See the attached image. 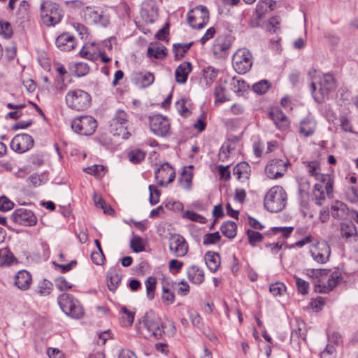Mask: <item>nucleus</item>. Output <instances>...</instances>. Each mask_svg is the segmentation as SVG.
I'll return each mask as SVG.
<instances>
[{
	"mask_svg": "<svg viewBox=\"0 0 358 358\" xmlns=\"http://www.w3.org/2000/svg\"><path fill=\"white\" fill-rule=\"evenodd\" d=\"M305 164L309 174L317 180L313 191V199L317 205L322 206L324 203L327 196L332 197L333 178L329 174L320 173V166L318 162H307Z\"/></svg>",
	"mask_w": 358,
	"mask_h": 358,
	"instance_id": "obj_1",
	"label": "nucleus"
},
{
	"mask_svg": "<svg viewBox=\"0 0 358 358\" xmlns=\"http://www.w3.org/2000/svg\"><path fill=\"white\" fill-rule=\"evenodd\" d=\"M306 274L315 280L314 284L317 292L327 293L336 287L342 279L339 271H331L327 269L307 268Z\"/></svg>",
	"mask_w": 358,
	"mask_h": 358,
	"instance_id": "obj_2",
	"label": "nucleus"
},
{
	"mask_svg": "<svg viewBox=\"0 0 358 358\" xmlns=\"http://www.w3.org/2000/svg\"><path fill=\"white\" fill-rule=\"evenodd\" d=\"M336 87V80L331 73H324L319 76L316 82H311L310 87L313 99L317 103L323 102Z\"/></svg>",
	"mask_w": 358,
	"mask_h": 358,
	"instance_id": "obj_3",
	"label": "nucleus"
},
{
	"mask_svg": "<svg viewBox=\"0 0 358 358\" xmlns=\"http://www.w3.org/2000/svg\"><path fill=\"white\" fill-rule=\"evenodd\" d=\"M287 194L280 186L271 187L264 197V207L271 212H279L286 205Z\"/></svg>",
	"mask_w": 358,
	"mask_h": 358,
	"instance_id": "obj_4",
	"label": "nucleus"
},
{
	"mask_svg": "<svg viewBox=\"0 0 358 358\" xmlns=\"http://www.w3.org/2000/svg\"><path fill=\"white\" fill-rule=\"evenodd\" d=\"M63 17V12L58 4L45 1L41 4V17L43 24L48 27L58 24Z\"/></svg>",
	"mask_w": 358,
	"mask_h": 358,
	"instance_id": "obj_5",
	"label": "nucleus"
},
{
	"mask_svg": "<svg viewBox=\"0 0 358 358\" xmlns=\"http://www.w3.org/2000/svg\"><path fill=\"white\" fill-rule=\"evenodd\" d=\"M65 101L70 108L79 111L85 110L90 106L91 96L83 90L75 89L67 92Z\"/></svg>",
	"mask_w": 358,
	"mask_h": 358,
	"instance_id": "obj_6",
	"label": "nucleus"
},
{
	"mask_svg": "<svg viewBox=\"0 0 358 358\" xmlns=\"http://www.w3.org/2000/svg\"><path fill=\"white\" fill-rule=\"evenodd\" d=\"M129 123L128 114L123 110H118L110 122V131L114 136L127 139L131 136L128 131Z\"/></svg>",
	"mask_w": 358,
	"mask_h": 358,
	"instance_id": "obj_7",
	"label": "nucleus"
},
{
	"mask_svg": "<svg viewBox=\"0 0 358 358\" xmlns=\"http://www.w3.org/2000/svg\"><path fill=\"white\" fill-rule=\"evenodd\" d=\"M58 303L63 312L72 318L78 319L83 315V308L79 301L69 294L59 295Z\"/></svg>",
	"mask_w": 358,
	"mask_h": 358,
	"instance_id": "obj_8",
	"label": "nucleus"
},
{
	"mask_svg": "<svg viewBox=\"0 0 358 358\" xmlns=\"http://www.w3.org/2000/svg\"><path fill=\"white\" fill-rule=\"evenodd\" d=\"M143 324L145 331L143 333L148 339H160L164 333V325L157 317L145 315Z\"/></svg>",
	"mask_w": 358,
	"mask_h": 358,
	"instance_id": "obj_9",
	"label": "nucleus"
},
{
	"mask_svg": "<svg viewBox=\"0 0 358 358\" xmlns=\"http://www.w3.org/2000/svg\"><path fill=\"white\" fill-rule=\"evenodd\" d=\"M96 127V120L90 115H83L76 117L71 122L72 129L76 133L84 136L93 134Z\"/></svg>",
	"mask_w": 358,
	"mask_h": 358,
	"instance_id": "obj_10",
	"label": "nucleus"
},
{
	"mask_svg": "<svg viewBox=\"0 0 358 358\" xmlns=\"http://www.w3.org/2000/svg\"><path fill=\"white\" fill-rule=\"evenodd\" d=\"M232 64L234 70L239 74L247 73L252 67V57L246 48L238 50L233 55Z\"/></svg>",
	"mask_w": 358,
	"mask_h": 358,
	"instance_id": "obj_11",
	"label": "nucleus"
},
{
	"mask_svg": "<svg viewBox=\"0 0 358 358\" xmlns=\"http://www.w3.org/2000/svg\"><path fill=\"white\" fill-rule=\"evenodd\" d=\"M83 16L86 22L106 27L109 24V17L101 8L96 6H87L83 10Z\"/></svg>",
	"mask_w": 358,
	"mask_h": 358,
	"instance_id": "obj_12",
	"label": "nucleus"
},
{
	"mask_svg": "<svg viewBox=\"0 0 358 358\" xmlns=\"http://www.w3.org/2000/svg\"><path fill=\"white\" fill-rule=\"evenodd\" d=\"M209 13L204 6H197L187 14V21L194 29H202L208 22Z\"/></svg>",
	"mask_w": 358,
	"mask_h": 358,
	"instance_id": "obj_13",
	"label": "nucleus"
},
{
	"mask_svg": "<svg viewBox=\"0 0 358 358\" xmlns=\"http://www.w3.org/2000/svg\"><path fill=\"white\" fill-rule=\"evenodd\" d=\"M150 127L155 135L164 137L169 134L171 124L166 117L162 115H154L150 117Z\"/></svg>",
	"mask_w": 358,
	"mask_h": 358,
	"instance_id": "obj_14",
	"label": "nucleus"
},
{
	"mask_svg": "<svg viewBox=\"0 0 358 358\" xmlns=\"http://www.w3.org/2000/svg\"><path fill=\"white\" fill-rule=\"evenodd\" d=\"M11 220L20 225L31 227L37 223V218L34 213L26 208L16 209L10 217Z\"/></svg>",
	"mask_w": 358,
	"mask_h": 358,
	"instance_id": "obj_15",
	"label": "nucleus"
},
{
	"mask_svg": "<svg viewBox=\"0 0 358 358\" xmlns=\"http://www.w3.org/2000/svg\"><path fill=\"white\" fill-rule=\"evenodd\" d=\"M310 253L317 263L325 264L329 260L331 248L327 242H319L310 249Z\"/></svg>",
	"mask_w": 358,
	"mask_h": 358,
	"instance_id": "obj_16",
	"label": "nucleus"
},
{
	"mask_svg": "<svg viewBox=\"0 0 358 358\" xmlns=\"http://www.w3.org/2000/svg\"><path fill=\"white\" fill-rule=\"evenodd\" d=\"M34 145L32 137L27 134L16 135L10 142L11 149L18 153H23L31 149Z\"/></svg>",
	"mask_w": 358,
	"mask_h": 358,
	"instance_id": "obj_17",
	"label": "nucleus"
},
{
	"mask_svg": "<svg viewBox=\"0 0 358 358\" xmlns=\"http://www.w3.org/2000/svg\"><path fill=\"white\" fill-rule=\"evenodd\" d=\"M169 246L171 252L178 257H184L188 251V245L185 238L179 235H172L169 240Z\"/></svg>",
	"mask_w": 358,
	"mask_h": 358,
	"instance_id": "obj_18",
	"label": "nucleus"
},
{
	"mask_svg": "<svg viewBox=\"0 0 358 358\" xmlns=\"http://www.w3.org/2000/svg\"><path fill=\"white\" fill-rule=\"evenodd\" d=\"M289 162L282 159H272L265 167V173L268 178L276 179L284 175Z\"/></svg>",
	"mask_w": 358,
	"mask_h": 358,
	"instance_id": "obj_19",
	"label": "nucleus"
},
{
	"mask_svg": "<svg viewBox=\"0 0 358 358\" xmlns=\"http://www.w3.org/2000/svg\"><path fill=\"white\" fill-rule=\"evenodd\" d=\"M175 176L174 169L168 163L161 165L155 173L157 182L160 186H164L173 182Z\"/></svg>",
	"mask_w": 358,
	"mask_h": 358,
	"instance_id": "obj_20",
	"label": "nucleus"
},
{
	"mask_svg": "<svg viewBox=\"0 0 358 358\" xmlns=\"http://www.w3.org/2000/svg\"><path fill=\"white\" fill-rule=\"evenodd\" d=\"M268 115L279 129L285 130L289 127L288 118L280 110L273 108L269 112Z\"/></svg>",
	"mask_w": 358,
	"mask_h": 358,
	"instance_id": "obj_21",
	"label": "nucleus"
},
{
	"mask_svg": "<svg viewBox=\"0 0 358 358\" xmlns=\"http://www.w3.org/2000/svg\"><path fill=\"white\" fill-rule=\"evenodd\" d=\"M351 214L347 205L341 201H335L332 203L331 206V216L338 220H344L348 217L349 214Z\"/></svg>",
	"mask_w": 358,
	"mask_h": 358,
	"instance_id": "obj_22",
	"label": "nucleus"
},
{
	"mask_svg": "<svg viewBox=\"0 0 358 358\" xmlns=\"http://www.w3.org/2000/svg\"><path fill=\"white\" fill-rule=\"evenodd\" d=\"M174 285L175 282L171 280H164L162 282V299L166 306L171 305L175 301Z\"/></svg>",
	"mask_w": 358,
	"mask_h": 358,
	"instance_id": "obj_23",
	"label": "nucleus"
},
{
	"mask_svg": "<svg viewBox=\"0 0 358 358\" xmlns=\"http://www.w3.org/2000/svg\"><path fill=\"white\" fill-rule=\"evenodd\" d=\"M99 48L97 44L94 42L85 43L80 50L79 54L83 58L94 61L99 57Z\"/></svg>",
	"mask_w": 358,
	"mask_h": 358,
	"instance_id": "obj_24",
	"label": "nucleus"
},
{
	"mask_svg": "<svg viewBox=\"0 0 358 358\" xmlns=\"http://www.w3.org/2000/svg\"><path fill=\"white\" fill-rule=\"evenodd\" d=\"M56 45L62 51H70L76 46L75 38L68 33L60 34L56 39Z\"/></svg>",
	"mask_w": 358,
	"mask_h": 358,
	"instance_id": "obj_25",
	"label": "nucleus"
},
{
	"mask_svg": "<svg viewBox=\"0 0 358 358\" xmlns=\"http://www.w3.org/2000/svg\"><path fill=\"white\" fill-rule=\"evenodd\" d=\"M32 278L31 274L25 271H18L15 277V285L21 290H27L31 284Z\"/></svg>",
	"mask_w": 358,
	"mask_h": 358,
	"instance_id": "obj_26",
	"label": "nucleus"
},
{
	"mask_svg": "<svg viewBox=\"0 0 358 358\" xmlns=\"http://www.w3.org/2000/svg\"><path fill=\"white\" fill-rule=\"evenodd\" d=\"M231 45V36L227 35H220L215 40L213 51L215 55H220L227 50Z\"/></svg>",
	"mask_w": 358,
	"mask_h": 358,
	"instance_id": "obj_27",
	"label": "nucleus"
},
{
	"mask_svg": "<svg viewBox=\"0 0 358 358\" xmlns=\"http://www.w3.org/2000/svg\"><path fill=\"white\" fill-rule=\"evenodd\" d=\"M357 231L355 225L350 222L341 223V236L346 241H356L357 238Z\"/></svg>",
	"mask_w": 358,
	"mask_h": 358,
	"instance_id": "obj_28",
	"label": "nucleus"
},
{
	"mask_svg": "<svg viewBox=\"0 0 358 358\" xmlns=\"http://www.w3.org/2000/svg\"><path fill=\"white\" fill-rule=\"evenodd\" d=\"M251 172L250 166L245 162H242L236 164L233 169V174L240 182H245L250 178Z\"/></svg>",
	"mask_w": 358,
	"mask_h": 358,
	"instance_id": "obj_29",
	"label": "nucleus"
},
{
	"mask_svg": "<svg viewBox=\"0 0 358 358\" xmlns=\"http://www.w3.org/2000/svg\"><path fill=\"white\" fill-rule=\"evenodd\" d=\"M192 66L190 62H184L180 64L175 71L176 80L178 83H186L189 73L192 71Z\"/></svg>",
	"mask_w": 358,
	"mask_h": 358,
	"instance_id": "obj_30",
	"label": "nucleus"
},
{
	"mask_svg": "<svg viewBox=\"0 0 358 358\" xmlns=\"http://www.w3.org/2000/svg\"><path fill=\"white\" fill-rule=\"evenodd\" d=\"M187 275L189 280L194 284H201L204 280V273L202 269L195 265L187 268Z\"/></svg>",
	"mask_w": 358,
	"mask_h": 358,
	"instance_id": "obj_31",
	"label": "nucleus"
},
{
	"mask_svg": "<svg viewBox=\"0 0 358 358\" xmlns=\"http://www.w3.org/2000/svg\"><path fill=\"white\" fill-rule=\"evenodd\" d=\"M316 123L312 117H305L300 122L299 131L304 136H311L315 130Z\"/></svg>",
	"mask_w": 358,
	"mask_h": 358,
	"instance_id": "obj_32",
	"label": "nucleus"
},
{
	"mask_svg": "<svg viewBox=\"0 0 358 358\" xmlns=\"http://www.w3.org/2000/svg\"><path fill=\"white\" fill-rule=\"evenodd\" d=\"M205 262L212 272H215L220 266V257L216 252H208L205 255Z\"/></svg>",
	"mask_w": 358,
	"mask_h": 358,
	"instance_id": "obj_33",
	"label": "nucleus"
},
{
	"mask_svg": "<svg viewBox=\"0 0 358 358\" xmlns=\"http://www.w3.org/2000/svg\"><path fill=\"white\" fill-rule=\"evenodd\" d=\"M134 79L141 87H147L154 82V76L150 72H138L135 73Z\"/></svg>",
	"mask_w": 358,
	"mask_h": 358,
	"instance_id": "obj_34",
	"label": "nucleus"
},
{
	"mask_svg": "<svg viewBox=\"0 0 358 358\" xmlns=\"http://www.w3.org/2000/svg\"><path fill=\"white\" fill-rule=\"evenodd\" d=\"M122 276L115 271H110L106 277L107 286L109 290L114 292L116 290L121 282Z\"/></svg>",
	"mask_w": 358,
	"mask_h": 358,
	"instance_id": "obj_35",
	"label": "nucleus"
},
{
	"mask_svg": "<svg viewBox=\"0 0 358 358\" xmlns=\"http://www.w3.org/2000/svg\"><path fill=\"white\" fill-rule=\"evenodd\" d=\"M192 166H186L183 169L180 182L183 188L189 189L192 186L193 173L192 171Z\"/></svg>",
	"mask_w": 358,
	"mask_h": 358,
	"instance_id": "obj_36",
	"label": "nucleus"
},
{
	"mask_svg": "<svg viewBox=\"0 0 358 358\" xmlns=\"http://www.w3.org/2000/svg\"><path fill=\"white\" fill-rule=\"evenodd\" d=\"M226 87L224 84L219 83H217L214 90L215 102V103H224L229 101V98L226 95Z\"/></svg>",
	"mask_w": 358,
	"mask_h": 358,
	"instance_id": "obj_37",
	"label": "nucleus"
},
{
	"mask_svg": "<svg viewBox=\"0 0 358 358\" xmlns=\"http://www.w3.org/2000/svg\"><path fill=\"white\" fill-rule=\"evenodd\" d=\"M237 226L233 221H227L221 226V231L224 236L229 238H234L236 235Z\"/></svg>",
	"mask_w": 358,
	"mask_h": 358,
	"instance_id": "obj_38",
	"label": "nucleus"
},
{
	"mask_svg": "<svg viewBox=\"0 0 358 358\" xmlns=\"http://www.w3.org/2000/svg\"><path fill=\"white\" fill-rule=\"evenodd\" d=\"M193 42L187 43H176L173 44V50L174 52L176 59H180L182 58L187 52L193 45Z\"/></svg>",
	"mask_w": 358,
	"mask_h": 358,
	"instance_id": "obj_39",
	"label": "nucleus"
},
{
	"mask_svg": "<svg viewBox=\"0 0 358 358\" xmlns=\"http://www.w3.org/2000/svg\"><path fill=\"white\" fill-rule=\"evenodd\" d=\"M148 55L156 59H162L166 55V48L162 45L150 46L148 48Z\"/></svg>",
	"mask_w": 358,
	"mask_h": 358,
	"instance_id": "obj_40",
	"label": "nucleus"
},
{
	"mask_svg": "<svg viewBox=\"0 0 358 358\" xmlns=\"http://www.w3.org/2000/svg\"><path fill=\"white\" fill-rule=\"evenodd\" d=\"M52 287L53 285L51 282L43 280L38 283L36 292L41 296H45L51 293Z\"/></svg>",
	"mask_w": 358,
	"mask_h": 358,
	"instance_id": "obj_41",
	"label": "nucleus"
},
{
	"mask_svg": "<svg viewBox=\"0 0 358 358\" xmlns=\"http://www.w3.org/2000/svg\"><path fill=\"white\" fill-rule=\"evenodd\" d=\"M120 314L122 324L124 326H131L134 322V313L127 310L126 307H122Z\"/></svg>",
	"mask_w": 358,
	"mask_h": 358,
	"instance_id": "obj_42",
	"label": "nucleus"
},
{
	"mask_svg": "<svg viewBox=\"0 0 358 358\" xmlns=\"http://www.w3.org/2000/svg\"><path fill=\"white\" fill-rule=\"evenodd\" d=\"M157 280L154 277H148L145 282L146 287L147 296L150 300H152L155 297V291L156 289Z\"/></svg>",
	"mask_w": 358,
	"mask_h": 358,
	"instance_id": "obj_43",
	"label": "nucleus"
},
{
	"mask_svg": "<svg viewBox=\"0 0 358 358\" xmlns=\"http://www.w3.org/2000/svg\"><path fill=\"white\" fill-rule=\"evenodd\" d=\"M246 234L249 243L252 246H255L257 243H260L263 240V235L255 230L248 229L246 230Z\"/></svg>",
	"mask_w": 358,
	"mask_h": 358,
	"instance_id": "obj_44",
	"label": "nucleus"
},
{
	"mask_svg": "<svg viewBox=\"0 0 358 358\" xmlns=\"http://www.w3.org/2000/svg\"><path fill=\"white\" fill-rule=\"evenodd\" d=\"M271 87V83L266 80H262L252 85V90L258 94H265Z\"/></svg>",
	"mask_w": 358,
	"mask_h": 358,
	"instance_id": "obj_45",
	"label": "nucleus"
},
{
	"mask_svg": "<svg viewBox=\"0 0 358 358\" xmlns=\"http://www.w3.org/2000/svg\"><path fill=\"white\" fill-rule=\"evenodd\" d=\"M130 247L135 252L145 250V245L143 239L138 236H134L130 241Z\"/></svg>",
	"mask_w": 358,
	"mask_h": 358,
	"instance_id": "obj_46",
	"label": "nucleus"
},
{
	"mask_svg": "<svg viewBox=\"0 0 358 358\" xmlns=\"http://www.w3.org/2000/svg\"><path fill=\"white\" fill-rule=\"evenodd\" d=\"M294 278L298 292L303 295L307 294L309 290V283L296 275L294 276Z\"/></svg>",
	"mask_w": 358,
	"mask_h": 358,
	"instance_id": "obj_47",
	"label": "nucleus"
},
{
	"mask_svg": "<svg viewBox=\"0 0 358 358\" xmlns=\"http://www.w3.org/2000/svg\"><path fill=\"white\" fill-rule=\"evenodd\" d=\"M145 152L141 150H134L129 152V161L134 164H138L144 159Z\"/></svg>",
	"mask_w": 358,
	"mask_h": 358,
	"instance_id": "obj_48",
	"label": "nucleus"
},
{
	"mask_svg": "<svg viewBox=\"0 0 358 358\" xmlns=\"http://www.w3.org/2000/svg\"><path fill=\"white\" fill-rule=\"evenodd\" d=\"M90 71L89 66L84 62L75 64L73 71L76 76L81 77L87 75Z\"/></svg>",
	"mask_w": 358,
	"mask_h": 358,
	"instance_id": "obj_49",
	"label": "nucleus"
},
{
	"mask_svg": "<svg viewBox=\"0 0 358 358\" xmlns=\"http://www.w3.org/2000/svg\"><path fill=\"white\" fill-rule=\"evenodd\" d=\"M150 198L149 201L151 205H155L159 201L160 191L154 185L149 186Z\"/></svg>",
	"mask_w": 358,
	"mask_h": 358,
	"instance_id": "obj_50",
	"label": "nucleus"
},
{
	"mask_svg": "<svg viewBox=\"0 0 358 358\" xmlns=\"http://www.w3.org/2000/svg\"><path fill=\"white\" fill-rule=\"evenodd\" d=\"M269 290L273 296H281L285 292L286 287L283 283L277 282L270 285Z\"/></svg>",
	"mask_w": 358,
	"mask_h": 358,
	"instance_id": "obj_51",
	"label": "nucleus"
},
{
	"mask_svg": "<svg viewBox=\"0 0 358 358\" xmlns=\"http://www.w3.org/2000/svg\"><path fill=\"white\" fill-rule=\"evenodd\" d=\"M15 259L11 252L6 249L1 250V264L2 265L10 266Z\"/></svg>",
	"mask_w": 358,
	"mask_h": 358,
	"instance_id": "obj_52",
	"label": "nucleus"
},
{
	"mask_svg": "<svg viewBox=\"0 0 358 358\" xmlns=\"http://www.w3.org/2000/svg\"><path fill=\"white\" fill-rule=\"evenodd\" d=\"M221 238L218 231L204 235L203 239V245H211L217 243Z\"/></svg>",
	"mask_w": 358,
	"mask_h": 358,
	"instance_id": "obj_53",
	"label": "nucleus"
},
{
	"mask_svg": "<svg viewBox=\"0 0 358 358\" xmlns=\"http://www.w3.org/2000/svg\"><path fill=\"white\" fill-rule=\"evenodd\" d=\"M184 217H187V219H189L192 221L196 222L201 223V224L206 223L207 221V220L201 215L198 214V213H196L194 211H191V210L186 211L185 213Z\"/></svg>",
	"mask_w": 358,
	"mask_h": 358,
	"instance_id": "obj_54",
	"label": "nucleus"
},
{
	"mask_svg": "<svg viewBox=\"0 0 358 358\" xmlns=\"http://www.w3.org/2000/svg\"><path fill=\"white\" fill-rule=\"evenodd\" d=\"M345 196L348 201L352 203H356L358 201V187H351L348 188L345 192Z\"/></svg>",
	"mask_w": 358,
	"mask_h": 358,
	"instance_id": "obj_55",
	"label": "nucleus"
},
{
	"mask_svg": "<svg viewBox=\"0 0 358 358\" xmlns=\"http://www.w3.org/2000/svg\"><path fill=\"white\" fill-rule=\"evenodd\" d=\"M13 34L10 24L8 22L0 21V34L4 36L5 38H9Z\"/></svg>",
	"mask_w": 358,
	"mask_h": 358,
	"instance_id": "obj_56",
	"label": "nucleus"
},
{
	"mask_svg": "<svg viewBox=\"0 0 358 358\" xmlns=\"http://www.w3.org/2000/svg\"><path fill=\"white\" fill-rule=\"evenodd\" d=\"M271 230L273 232V234L280 233L281 236L283 238H286L289 237V235L291 234V233L293 231L294 227H273L271 229Z\"/></svg>",
	"mask_w": 358,
	"mask_h": 358,
	"instance_id": "obj_57",
	"label": "nucleus"
},
{
	"mask_svg": "<svg viewBox=\"0 0 358 358\" xmlns=\"http://www.w3.org/2000/svg\"><path fill=\"white\" fill-rule=\"evenodd\" d=\"M55 286L59 291H64L72 287V285L63 277L56 279Z\"/></svg>",
	"mask_w": 358,
	"mask_h": 358,
	"instance_id": "obj_58",
	"label": "nucleus"
},
{
	"mask_svg": "<svg viewBox=\"0 0 358 358\" xmlns=\"http://www.w3.org/2000/svg\"><path fill=\"white\" fill-rule=\"evenodd\" d=\"M14 207V203L6 196L0 197V210L5 212L11 210Z\"/></svg>",
	"mask_w": 358,
	"mask_h": 358,
	"instance_id": "obj_59",
	"label": "nucleus"
},
{
	"mask_svg": "<svg viewBox=\"0 0 358 358\" xmlns=\"http://www.w3.org/2000/svg\"><path fill=\"white\" fill-rule=\"evenodd\" d=\"M176 107L182 116L187 117L189 114V110L185 105V100L184 99L178 100L176 103Z\"/></svg>",
	"mask_w": 358,
	"mask_h": 358,
	"instance_id": "obj_60",
	"label": "nucleus"
},
{
	"mask_svg": "<svg viewBox=\"0 0 358 358\" xmlns=\"http://www.w3.org/2000/svg\"><path fill=\"white\" fill-rule=\"evenodd\" d=\"M229 166L219 165L217 169L220 173V179L228 181L231 178V173L229 170Z\"/></svg>",
	"mask_w": 358,
	"mask_h": 358,
	"instance_id": "obj_61",
	"label": "nucleus"
},
{
	"mask_svg": "<svg viewBox=\"0 0 358 358\" xmlns=\"http://www.w3.org/2000/svg\"><path fill=\"white\" fill-rule=\"evenodd\" d=\"M91 259H92V261L97 265L103 264L104 262V259H105L103 251L100 250V251L92 252Z\"/></svg>",
	"mask_w": 358,
	"mask_h": 358,
	"instance_id": "obj_62",
	"label": "nucleus"
},
{
	"mask_svg": "<svg viewBox=\"0 0 358 358\" xmlns=\"http://www.w3.org/2000/svg\"><path fill=\"white\" fill-rule=\"evenodd\" d=\"M217 71L211 66L207 67L203 71V76L205 79H209L210 82L213 81V80L217 77Z\"/></svg>",
	"mask_w": 358,
	"mask_h": 358,
	"instance_id": "obj_63",
	"label": "nucleus"
},
{
	"mask_svg": "<svg viewBox=\"0 0 358 358\" xmlns=\"http://www.w3.org/2000/svg\"><path fill=\"white\" fill-rule=\"evenodd\" d=\"M215 34V29L214 27H210L204 34V35L201 38L200 42L202 45L205 44L208 40L212 38Z\"/></svg>",
	"mask_w": 358,
	"mask_h": 358,
	"instance_id": "obj_64",
	"label": "nucleus"
}]
</instances>
